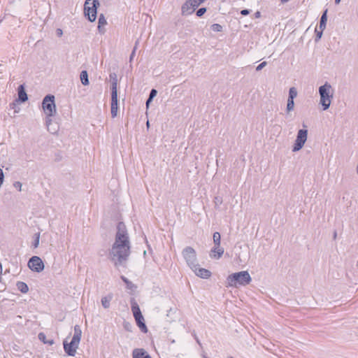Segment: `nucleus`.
Listing matches in <instances>:
<instances>
[{
	"mask_svg": "<svg viewBox=\"0 0 358 358\" xmlns=\"http://www.w3.org/2000/svg\"><path fill=\"white\" fill-rule=\"evenodd\" d=\"M131 253V243L125 224L120 222L117 225L115 241L108 253V258L119 269L125 268Z\"/></svg>",
	"mask_w": 358,
	"mask_h": 358,
	"instance_id": "nucleus-1",
	"label": "nucleus"
},
{
	"mask_svg": "<svg viewBox=\"0 0 358 358\" xmlns=\"http://www.w3.org/2000/svg\"><path fill=\"white\" fill-rule=\"evenodd\" d=\"M251 281L252 278L248 271H247L234 273L228 275L227 278V286L231 287L245 286L249 285Z\"/></svg>",
	"mask_w": 358,
	"mask_h": 358,
	"instance_id": "nucleus-2",
	"label": "nucleus"
},
{
	"mask_svg": "<svg viewBox=\"0 0 358 358\" xmlns=\"http://www.w3.org/2000/svg\"><path fill=\"white\" fill-rule=\"evenodd\" d=\"M319 94L320 96V103L322 105L323 110H326L329 108L333 98L331 85L326 82L319 87Z\"/></svg>",
	"mask_w": 358,
	"mask_h": 358,
	"instance_id": "nucleus-3",
	"label": "nucleus"
},
{
	"mask_svg": "<svg viewBox=\"0 0 358 358\" xmlns=\"http://www.w3.org/2000/svg\"><path fill=\"white\" fill-rule=\"evenodd\" d=\"M131 308L137 326L139 327L142 332L147 333L148 328L145 325L144 317L141 313L138 303L134 299H132L131 301Z\"/></svg>",
	"mask_w": 358,
	"mask_h": 358,
	"instance_id": "nucleus-4",
	"label": "nucleus"
},
{
	"mask_svg": "<svg viewBox=\"0 0 358 358\" xmlns=\"http://www.w3.org/2000/svg\"><path fill=\"white\" fill-rule=\"evenodd\" d=\"M110 78L113 79L111 83V115L113 117L117 116V78L115 73L110 74Z\"/></svg>",
	"mask_w": 358,
	"mask_h": 358,
	"instance_id": "nucleus-5",
	"label": "nucleus"
},
{
	"mask_svg": "<svg viewBox=\"0 0 358 358\" xmlns=\"http://www.w3.org/2000/svg\"><path fill=\"white\" fill-rule=\"evenodd\" d=\"M98 0H86L84 7L85 15L87 16L89 21L94 22L96 18Z\"/></svg>",
	"mask_w": 358,
	"mask_h": 358,
	"instance_id": "nucleus-6",
	"label": "nucleus"
},
{
	"mask_svg": "<svg viewBox=\"0 0 358 358\" xmlns=\"http://www.w3.org/2000/svg\"><path fill=\"white\" fill-rule=\"evenodd\" d=\"M42 107L48 117L54 116L56 113L55 96L52 94L46 95L43 99Z\"/></svg>",
	"mask_w": 358,
	"mask_h": 358,
	"instance_id": "nucleus-7",
	"label": "nucleus"
},
{
	"mask_svg": "<svg viewBox=\"0 0 358 358\" xmlns=\"http://www.w3.org/2000/svg\"><path fill=\"white\" fill-rule=\"evenodd\" d=\"M183 258L190 268L199 266L197 262L196 254L195 250L189 246L185 248L182 252Z\"/></svg>",
	"mask_w": 358,
	"mask_h": 358,
	"instance_id": "nucleus-8",
	"label": "nucleus"
},
{
	"mask_svg": "<svg viewBox=\"0 0 358 358\" xmlns=\"http://www.w3.org/2000/svg\"><path fill=\"white\" fill-rule=\"evenodd\" d=\"M308 130L307 129H299L297 133L296 138L294 141L292 151L297 152L300 150L304 145L307 141Z\"/></svg>",
	"mask_w": 358,
	"mask_h": 358,
	"instance_id": "nucleus-9",
	"label": "nucleus"
},
{
	"mask_svg": "<svg viewBox=\"0 0 358 358\" xmlns=\"http://www.w3.org/2000/svg\"><path fill=\"white\" fill-rule=\"evenodd\" d=\"M29 268L35 272L39 273L44 269V264L38 256H33L28 262Z\"/></svg>",
	"mask_w": 358,
	"mask_h": 358,
	"instance_id": "nucleus-10",
	"label": "nucleus"
},
{
	"mask_svg": "<svg viewBox=\"0 0 358 358\" xmlns=\"http://www.w3.org/2000/svg\"><path fill=\"white\" fill-rule=\"evenodd\" d=\"M79 342L71 339L70 343L67 342V340L65 339L63 342L64 350L65 352L71 357H74L76 354V350L78 348Z\"/></svg>",
	"mask_w": 358,
	"mask_h": 358,
	"instance_id": "nucleus-11",
	"label": "nucleus"
},
{
	"mask_svg": "<svg viewBox=\"0 0 358 358\" xmlns=\"http://www.w3.org/2000/svg\"><path fill=\"white\" fill-rule=\"evenodd\" d=\"M224 252V248L221 247V245H214L210 251L209 256L211 259H220Z\"/></svg>",
	"mask_w": 358,
	"mask_h": 358,
	"instance_id": "nucleus-12",
	"label": "nucleus"
},
{
	"mask_svg": "<svg viewBox=\"0 0 358 358\" xmlns=\"http://www.w3.org/2000/svg\"><path fill=\"white\" fill-rule=\"evenodd\" d=\"M191 269L197 276L203 279H207L211 275V272L209 270L199 268V266H196L195 268Z\"/></svg>",
	"mask_w": 358,
	"mask_h": 358,
	"instance_id": "nucleus-13",
	"label": "nucleus"
},
{
	"mask_svg": "<svg viewBox=\"0 0 358 358\" xmlns=\"http://www.w3.org/2000/svg\"><path fill=\"white\" fill-rule=\"evenodd\" d=\"M196 8L192 6V3L187 0L185 3L182 6L181 13L182 15H189L192 14Z\"/></svg>",
	"mask_w": 358,
	"mask_h": 358,
	"instance_id": "nucleus-14",
	"label": "nucleus"
},
{
	"mask_svg": "<svg viewBox=\"0 0 358 358\" xmlns=\"http://www.w3.org/2000/svg\"><path fill=\"white\" fill-rule=\"evenodd\" d=\"M133 358H152L143 348H136L132 352Z\"/></svg>",
	"mask_w": 358,
	"mask_h": 358,
	"instance_id": "nucleus-15",
	"label": "nucleus"
},
{
	"mask_svg": "<svg viewBox=\"0 0 358 358\" xmlns=\"http://www.w3.org/2000/svg\"><path fill=\"white\" fill-rule=\"evenodd\" d=\"M18 101L24 102L28 99L27 94L25 92L24 85H20L17 89Z\"/></svg>",
	"mask_w": 358,
	"mask_h": 358,
	"instance_id": "nucleus-16",
	"label": "nucleus"
},
{
	"mask_svg": "<svg viewBox=\"0 0 358 358\" xmlns=\"http://www.w3.org/2000/svg\"><path fill=\"white\" fill-rule=\"evenodd\" d=\"M82 336V331L79 325L74 326V333L72 339L80 343Z\"/></svg>",
	"mask_w": 358,
	"mask_h": 358,
	"instance_id": "nucleus-17",
	"label": "nucleus"
},
{
	"mask_svg": "<svg viewBox=\"0 0 358 358\" xmlns=\"http://www.w3.org/2000/svg\"><path fill=\"white\" fill-rule=\"evenodd\" d=\"M327 9H326L322 16H321V18H320V29H322V31H323L325 28H326V25H327Z\"/></svg>",
	"mask_w": 358,
	"mask_h": 358,
	"instance_id": "nucleus-18",
	"label": "nucleus"
},
{
	"mask_svg": "<svg viewBox=\"0 0 358 358\" xmlns=\"http://www.w3.org/2000/svg\"><path fill=\"white\" fill-rule=\"evenodd\" d=\"M113 299V296L109 294L108 296H103L101 299V304L104 308H108L110 307V301Z\"/></svg>",
	"mask_w": 358,
	"mask_h": 358,
	"instance_id": "nucleus-19",
	"label": "nucleus"
},
{
	"mask_svg": "<svg viewBox=\"0 0 358 358\" xmlns=\"http://www.w3.org/2000/svg\"><path fill=\"white\" fill-rule=\"evenodd\" d=\"M17 288L18 290H20L22 293L26 294L29 291L28 285L22 281H19L16 284Z\"/></svg>",
	"mask_w": 358,
	"mask_h": 358,
	"instance_id": "nucleus-20",
	"label": "nucleus"
},
{
	"mask_svg": "<svg viewBox=\"0 0 358 358\" xmlns=\"http://www.w3.org/2000/svg\"><path fill=\"white\" fill-rule=\"evenodd\" d=\"M81 83L83 85H89L88 74L87 71H82L80 75Z\"/></svg>",
	"mask_w": 358,
	"mask_h": 358,
	"instance_id": "nucleus-21",
	"label": "nucleus"
},
{
	"mask_svg": "<svg viewBox=\"0 0 358 358\" xmlns=\"http://www.w3.org/2000/svg\"><path fill=\"white\" fill-rule=\"evenodd\" d=\"M38 338L41 341H42L45 344H48L50 345H52L54 344V341L52 339L47 340L46 336L43 333L38 334Z\"/></svg>",
	"mask_w": 358,
	"mask_h": 358,
	"instance_id": "nucleus-22",
	"label": "nucleus"
},
{
	"mask_svg": "<svg viewBox=\"0 0 358 358\" xmlns=\"http://www.w3.org/2000/svg\"><path fill=\"white\" fill-rule=\"evenodd\" d=\"M214 245H220L221 236L220 234L217 231L214 232L213 236Z\"/></svg>",
	"mask_w": 358,
	"mask_h": 358,
	"instance_id": "nucleus-23",
	"label": "nucleus"
},
{
	"mask_svg": "<svg viewBox=\"0 0 358 358\" xmlns=\"http://www.w3.org/2000/svg\"><path fill=\"white\" fill-rule=\"evenodd\" d=\"M107 22L105 19L104 16L101 14L99 17V24H98V29L100 32H101V27L106 24Z\"/></svg>",
	"mask_w": 358,
	"mask_h": 358,
	"instance_id": "nucleus-24",
	"label": "nucleus"
},
{
	"mask_svg": "<svg viewBox=\"0 0 358 358\" xmlns=\"http://www.w3.org/2000/svg\"><path fill=\"white\" fill-rule=\"evenodd\" d=\"M297 96V90L295 87L289 88L288 99H294Z\"/></svg>",
	"mask_w": 358,
	"mask_h": 358,
	"instance_id": "nucleus-25",
	"label": "nucleus"
},
{
	"mask_svg": "<svg viewBox=\"0 0 358 358\" xmlns=\"http://www.w3.org/2000/svg\"><path fill=\"white\" fill-rule=\"evenodd\" d=\"M294 107V101L293 99H287V108L286 110L287 113H289L290 111L293 110Z\"/></svg>",
	"mask_w": 358,
	"mask_h": 358,
	"instance_id": "nucleus-26",
	"label": "nucleus"
},
{
	"mask_svg": "<svg viewBox=\"0 0 358 358\" xmlns=\"http://www.w3.org/2000/svg\"><path fill=\"white\" fill-rule=\"evenodd\" d=\"M120 278L122 280V281L127 285V288H129V289H131L132 288L133 283L130 280H129V279H127L124 275H122Z\"/></svg>",
	"mask_w": 358,
	"mask_h": 358,
	"instance_id": "nucleus-27",
	"label": "nucleus"
},
{
	"mask_svg": "<svg viewBox=\"0 0 358 358\" xmlns=\"http://www.w3.org/2000/svg\"><path fill=\"white\" fill-rule=\"evenodd\" d=\"M211 29L213 31L220 32L222 30V27L219 24H213L211 25Z\"/></svg>",
	"mask_w": 358,
	"mask_h": 358,
	"instance_id": "nucleus-28",
	"label": "nucleus"
},
{
	"mask_svg": "<svg viewBox=\"0 0 358 358\" xmlns=\"http://www.w3.org/2000/svg\"><path fill=\"white\" fill-rule=\"evenodd\" d=\"M205 0H189L190 3H192V6L195 8H197L201 3H202Z\"/></svg>",
	"mask_w": 358,
	"mask_h": 358,
	"instance_id": "nucleus-29",
	"label": "nucleus"
},
{
	"mask_svg": "<svg viewBox=\"0 0 358 358\" xmlns=\"http://www.w3.org/2000/svg\"><path fill=\"white\" fill-rule=\"evenodd\" d=\"M206 12V8H200L197 10L196 14L198 17H201Z\"/></svg>",
	"mask_w": 358,
	"mask_h": 358,
	"instance_id": "nucleus-30",
	"label": "nucleus"
},
{
	"mask_svg": "<svg viewBox=\"0 0 358 358\" xmlns=\"http://www.w3.org/2000/svg\"><path fill=\"white\" fill-rule=\"evenodd\" d=\"M39 238H40V234H36V238L33 243V246L34 248H38V245H39Z\"/></svg>",
	"mask_w": 358,
	"mask_h": 358,
	"instance_id": "nucleus-31",
	"label": "nucleus"
},
{
	"mask_svg": "<svg viewBox=\"0 0 358 358\" xmlns=\"http://www.w3.org/2000/svg\"><path fill=\"white\" fill-rule=\"evenodd\" d=\"M137 45H138V41L136 42V45H135V46H134V49H133V50H132V52L131 53V55H130V57H129V61L130 62L132 61L134 57L135 56L136 50L137 49Z\"/></svg>",
	"mask_w": 358,
	"mask_h": 358,
	"instance_id": "nucleus-32",
	"label": "nucleus"
},
{
	"mask_svg": "<svg viewBox=\"0 0 358 358\" xmlns=\"http://www.w3.org/2000/svg\"><path fill=\"white\" fill-rule=\"evenodd\" d=\"M266 64H267L266 62H262L256 67V71H261L263 68H264L266 66Z\"/></svg>",
	"mask_w": 358,
	"mask_h": 358,
	"instance_id": "nucleus-33",
	"label": "nucleus"
},
{
	"mask_svg": "<svg viewBox=\"0 0 358 358\" xmlns=\"http://www.w3.org/2000/svg\"><path fill=\"white\" fill-rule=\"evenodd\" d=\"M13 186L14 187H15L16 189H17L19 191H21L22 190V183L19 181H16L13 183Z\"/></svg>",
	"mask_w": 358,
	"mask_h": 358,
	"instance_id": "nucleus-34",
	"label": "nucleus"
},
{
	"mask_svg": "<svg viewBox=\"0 0 358 358\" xmlns=\"http://www.w3.org/2000/svg\"><path fill=\"white\" fill-rule=\"evenodd\" d=\"M157 94V91L155 89H152L150 92L149 97L150 99H154V97L156 96Z\"/></svg>",
	"mask_w": 358,
	"mask_h": 358,
	"instance_id": "nucleus-35",
	"label": "nucleus"
},
{
	"mask_svg": "<svg viewBox=\"0 0 358 358\" xmlns=\"http://www.w3.org/2000/svg\"><path fill=\"white\" fill-rule=\"evenodd\" d=\"M315 32H316V38H315V40L317 41V40L321 38V37L322 36L323 31H322V29H320V31H318L317 29H315Z\"/></svg>",
	"mask_w": 358,
	"mask_h": 358,
	"instance_id": "nucleus-36",
	"label": "nucleus"
},
{
	"mask_svg": "<svg viewBox=\"0 0 358 358\" xmlns=\"http://www.w3.org/2000/svg\"><path fill=\"white\" fill-rule=\"evenodd\" d=\"M124 329H125L127 331H131V327H132V326H131V324L130 323H129V322H125V323L124 324Z\"/></svg>",
	"mask_w": 358,
	"mask_h": 358,
	"instance_id": "nucleus-37",
	"label": "nucleus"
},
{
	"mask_svg": "<svg viewBox=\"0 0 358 358\" xmlns=\"http://www.w3.org/2000/svg\"><path fill=\"white\" fill-rule=\"evenodd\" d=\"M10 106L15 110V113H19L20 108L17 107L15 103H12Z\"/></svg>",
	"mask_w": 358,
	"mask_h": 358,
	"instance_id": "nucleus-38",
	"label": "nucleus"
},
{
	"mask_svg": "<svg viewBox=\"0 0 358 358\" xmlns=\"http://www.w3.org/2000/svg\"><path fill=\"white\" fill-rule=\"evenodd\" d=\"M250 10L248 9H243L241 11V14L243 15H247L250 13Z\"/></svg>",
	"mask_w": 358,
	"mask_h": 358,
	"instance_id": "nucleus-39",
	"label": "nucleus"
},
{
	"mask_svg": "<svg viewBox=\"0 0 358 358\" xmlns=\"http://www.w3.org/2000/svg\"><path fill=\"white\" fill-rule=\"evenodd\" d=\"M57 34L58 36H61L63 34V31L61 29H57Z\"/></svg>",
	"mask_w": 358,
	"mask_h": 358,
	"instance_id": "nucleus-40",
	"label": "nucleus"
},
{
	"mask_svg": "<svg viewBox=\"0 0 358 358\" xmlns=\"http://www.w3.org/2000/svg\"><path fill=\"white\" fill-rule=\"evenodd\" d=\"M152 99H150V97H148V99L146 101V106H147V107H148L149 104L152 102Z\"/></svg>",
	"mask_w": 358,
	"mask_h": 358,
	"instance_id": "nucleus-41",
	"label": "nucleus"
},
{
	"mask_svg": "<svg viewBox=\"0 0 358 358\" xmlns=\"http://www.w3.org/2000/svg\"><path fill=\"white\" fill-rule=\"evenodd\" d=\"M255 16L256 18H259L261 16V13L259 11H257L255 13Z\"/></svg>",
	"mask_w": 358,
	"mask_h": 358,
	"instance_id": "nucleus-42",
	"label": "nucleus"
},
{
	"mask_svg": "<svg viewBox=\"0 0 358 358\" xmlns=\"http://www.w3.org/2000/svg\"><path fill=\"white\" fill-rule=\"evenodd\" d=\"M282 3H285L289 1V0H280Z\"/></svg>",
	"mask_w": 358,
	"mask_h": 358,
	"instance_id": "nucleus-43",
	"label": "nucleus"
},
{
	"mask_svg": "<svg viewBox=\"0 0 358 358\" xmlns=\"http://www.w3.org/2000/svg\"><path fill=\"white\" fill-rule=\"evenodd\" d=\"M341 0H335V3L338 4Z\"/></svg>",
	"mask_w": 358,
	"mask_h": 358,
	"instance_id": "nucleus-44",
	"label": "nucleus"
},
{
	"mask_svg": "<svg viewBox=\"0 0 358 358\" xmlns=\"http://www.w3.org/2000/svg\"><path fill=\"white\" fill-rule=\"evenodd\" d=\"M170 341H171V343H176L174 339H171V340H170Z\"/></svg>",
	"mask_w": 358,
	"mask_h": 358,
	"instance_id": "nucleus-45",
	"label": "nucleus"
},
{
	"mask_svg": "<svg viewBox=\"0 0 358 358\" xmlns=\"http://www.w3.org/2000/svg\"><path fill=\"white\" fill-rule=\"evenodd\" d=\"M50 122H51V120H46V123H47V124H50Z\"/></svg>",
	"mask_w": 358,
	"mask_h": 358,
	"instance_id": "nucleus-46",
	"label": "nucleus"
},
{
	"mask_svg": "<svg viewBox=\"0 0 358 358\" xmlns=\"http://www.w3.org/2000/svg\"><path fill=\"white\" fill-rule=\"evenodd\" d=\"M336 235H337V234H336V232L335 231V232H334V239L336 238Z\"/></svg>",
	"mask_w": 358,
	"mask_h": 358,
	"instance_id": "nucleus-47",
	"label": "nucleus"
},
{
	"mask_svg": "<svg viewBox=\"0 0 358 358\" xmlns=\"http://www.w3.org/2000/svg\"><path fill=\"white\" fill-rule=\"evenodd\" d=\"M196 342H197L199 344H200V342H199V339H198V338H196Z\"/></svg>",
	"mask_w": 358,
	"mask_h": 358,
	"instance_id": "nucleus-48",
	"label": "nucleus"
},
{
	"mask_svg": "<svg viewBox=\"0 0 358 358\" xmlns=\"http://www.w3.org/2000/svg\"><path fill=\"white\" fill-rule=\"evenodd\" d=\"M196 342H197L199 344H200V342H199V339H198V338H196Z\"/></svg>",
	"mask_w": 358,
	"mask_h": 358,
	"instance_id": "nucleus-49",
	"label": "nucleus"
},
{
	"mask_svg": "<svg viewBox=\"0 0 358 358\" xmlns=\"http://www.w3.org/2000/svg\"><path fill=\"white\" fill-rule=\"evenodd\" d=\"M147 126L149 127V122H147Z\"/></svg>",
	"mask_w": 358,
	"mask_h": 358,
	"instance_id": "nucleus-50",
	"label": "nucleus"
},
{
	"mask_svg": "<svg viewBox=\"0 0 358 358\" xmlns=\"http://www.w3.org/2000/svg\"><path fill=\"white\" fill-rule=\"evenodd\" d=\"M205 358H208V357H205Z\"/></svg>",
	"mask_w": 358,
	"mask_h": 358,
	"instance_id": "nucleus-51",
	"label": "nucleus"
}]
</instances>
